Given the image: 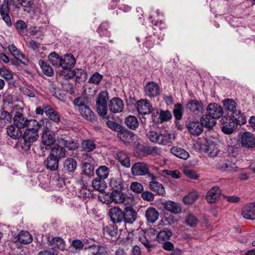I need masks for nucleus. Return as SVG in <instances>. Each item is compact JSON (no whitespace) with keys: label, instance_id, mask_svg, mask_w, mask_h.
<instances>
[{"label":"nucleus","instance_id":"obj_31","mask_svg":"<svg viewBox=\"0 0 255 255\" xmlns=\"http://www.w3.org/2000/svg\"><path fill=\"white\" fill-rule=\"evenodd\" d=\"M223 105L225 110L232 112L234 116H238L240 112L236 109V103L235 102L230 99H228L223 101Z\"/></svg>","mask_w":255,"mask_h":255},{"label":"nucleus","instance_id":"obj_53","mask_svg":"<svg viewBox=\"0 0 255 255\" xmlns=\"http://www.w3.org/2000/svg\"><path fill=\"white\" fill-rule=\"evenodd\" d=\"M61 57L58 54L55 52H52L48 56V60L49 62L53 65L56 67H60L61 62Z\"/></svg>","mask_w":255,"mask_h":255},{"label":"nucleus","instance_id":"obj_59","mask_svg":"<svg viewBox=\"0 0 255 255\" xmlns=\"http://www.w3.org/2000/svg\"><path fill=\"white\" fill-rule=\"evenodd\" d=\"M22 6L24 8V10L30 12L33 8L34 0H19Z\"/></svg>","mask_w":255,"mask_h":255},{"label":"nucleus","instance_id":"obj_5","mask_svg":"<svg viewBox=\"0 0 255 255\" xmlns=\"http://www.w3.org/2000/svg\"><path fill=\"white\" fill-rule=\"evenodd\" d=\"M220 122L223 132L226 134H231L237 127L239 121L233 116V118H230L223 116Z\"/></svg>","mask_w":255,"mask_h":255},{"label":"nucleus","instance_id":"obj_57","mask_svg":"<svg viewBox=\"0 0 255 255\" xmlns=\"http://www.w3.org/2000/svg\"><path fill=\"white\" fill-rule=\"evenodd\" d=\"M208 141L206 138H199L195 141L194 146L197 150L204 152Z\"/></svg>","mask_w":255,"mask_h":255},{"label":"nucleus","instance_id":"obj_17","mask_svg":"<svg viewBox=\"0 0 255 255\" xmlns=\"http://www.w3.org/2000/svg\"><path fill=\"white\" fill-rule=\"evenodd\" d=\"M151 105L146 99H142L136 103V109L139 114L144 115L151 113Z\"/></svg>","mask_w":255,"mask_h":255},{"label":"nucleus","instance_id":"obj_4","mask_svg":"<svg viewBox=\"0 0 255 255\" xmlns=\"http://www.w3.org/2000/svg\"><path fill=\"white\" fill-rule=\"evenodd\" d=\"M39 137L38 131L26 129L24 132L18 146L23 150L27 151L31 147V143L36 141Z\"/></svg>","mask_w":255,"mask_h":255},{"label":"nucleus","instance_id":"obj_15","mask_svg":"<svg viewBox=\"0 0 255 255\" xmlns=\"http://www.w3.org/2000/svg\"><path fill=\"white\" fill-rule=\"evenodd\" d=\"M243 217L248 220L255 219V203L246 205L242 210Z\"/></svg>","mask_w":255,"mask_h":255},{"label":"nucleus","instance_id":"obj_30","mask_svg":"<svg viewBox=\"0 0 255 255\" xmlns=\"http://www.w3.org/2000/svg\"><path fill=\"white\" fill-rule=\"evenodd\" d=\"M171 135L168 131L162 130L158 132L157 143L166 145L170 142Z\"/></svg>","mask_w":255,"mask_h":255},{"label":"nucleus","instance_id":"obj_3","mask_svg":"<svg viewBox=\"0 0 255 255\" xmlns=\"http://www.w3.org/2000/svg\"><path fill=\"white\" fill-rule=\"evenodd\" d=\"M131 172L133 176L147 175L151 180H154L156 177L149 171V165L144 162H137L131 166Z\"/></svg>","mask_w":255,"mask_h":255},{"label":"nucleus","instance_id":"obj_35","mask_svg":"<svg viewBox=\"0 0 255 255\" xmlns=\"http://www.w3.org/2000/svg\"><path fill=\"white\" fill-rule=\"evenodd\" d=\"M59 160L49 154L45 163L46 168L51 171H56L59 167Z\"/></svg>","mask_w":255,"mask_h":255},{"label":"nucleus","instance_id":"obj_27","mask_svg":"<svg viewBox=\"0 0 255 255\" xmlns=\"http://www.w3.org/2000/svg\"><path fill=\"white\" fill-rule=\"evenodd\" d=\"M204 152L206 153L210 157L216 156L219 152L218 145L214 141L209 140Z\"/></svg>","mask_w":255,"mask_h":255},{"label":"nucleus","instance_id":"obj_40","mask_svg":"<svg viewBox=\"0 0 255 255\" xmlns=\"http://www.w3.org/2000/svg\"><path fill=\"white\" fill-rule=\"evenodd\" d=\"M93 187L96 190L103 192L107 188V184L104 179L99 177L94 179L92 182Z\"/></svg>","mask_w":255,"mask_h":255},{"label":"nucleus","instance_id":"obj_61","mask_svg":"<svg viewBox=\"0 0 255 255\" xmlns=\"http://www.w3.org/2000/svg\"><path fill=\"white\" fill-rule=\"evenodd\" d=\"M0 75L7 80L12 79L13 77L12 72L5 67L0 68Z\"/></svg>","mask_w":255,"mask_h":255},{"label":"nucleus","instance_id":"obj_43","mask_svg":"<svg viewBox=\"0 0 255 255\" xmlns=\"http://www.w3.org/2000/svg\"><path fill=\"white\" fill-rule=\"evenodd\" d=\"M20 129L18 128L14 125H11L7 128V133L11 138L17 139L21 135V132L19 131Z\"/></svg>","mask_w":255,"mask_h":255},{"label":"nucleus","instance_id":"obj_36","mask_svg":"<svg viewBox=\"0 0 255 255\" xmlns=\"http://www.w3.org/2000/svg\"><path fill=\"white\" fill-rule=\"evenodd\" d=\"M201 123L206 128H211L216 124V119L208 113L203 115L201 118Z\"/></svg>","mask_w":255,"mask_h":255},{"label":"nucleus","instance_id":"obj_23","mask_svg":"<svg viewBox=\"0 0 255 255\" xmlns=\"http://www.w3.org/2000/svg\"><path fill=\"white\" fill-rule=\"evenodd\" d=\"M79 112L81 116L86 120L91 122L95 121V115L92 110L87 106H83L79 109Z\"/></svg>","mask_w":255,"mask_h":255},{"label":"nucleus","instance_id":"obj_37","mask_svg":"<svg viewBox=\"0 0 255 255\" xmlns=\"http://www.w3.org/2000/svg\"><path fill=\"white\" fill-rule=\"evenodd\" d=\"M18 240L23 244H28L32 242L33 238L31 234L27 231H21L18 235Z\"/></svg>","mask_w":255,"mask_h":255},{"label":"nucleus","instance_id":"obj_11","mask_svg":"<svg viewBox=\"0 0 255 255\" xmlns=\"http://www.w3.org/2000/svg\"><path fill=\"white\" fill-rule=\"evenodd\" d=\"M202 103L197 100H189L185 106V110L189 114H198L202 110Z\"/></svg>","mask_w":255,"mask_h":255},{"label":"nucleus","instance_id":"obj_29","mask_svg":"<svg viewBox=\"0 0 255 255\" xmlns=\"http://www.w3.org/2000/svg\"><path fill=\"white\" fill-rule=\"evenodd\" d=\"M77 163L73 158H68L63 162V169L68 173H73L77 168Z\"/></svg>","mask_w":255,"mask_h":255},{"label":"nucleus","instance_id":"obj_46","mask_svg":"<svg viewBox=\"0 0 255 255\" xmlns=\"http://www.w3.org/2000/svg\"><path fill=\"white\" fill-rule=\"evenodd\" d=\"M126 126L130 129L134 130L138 127V122L135 117L129 116L125 121Z\"/></svg>","mask_w":255,"mask_h":255},{"label":"nucleus","instance_id":"obj_22","mask_svg":"<svg viewBox=\"0 0 255 255\" xmlns=\"http://www.w3.org/2000/svg\"><path fill=\"white\" fill-rule=\"evenodd\" d=\"M76 60L74 56L71 54L64 55L61 59L60 67L65 70H69L75 65Z\"/></svg>","mask_w":255,"mask_h":255},{"label":"nucleus","instance_id":"obj_19","mask_svg":"<svg viewBox=\"0 0 255 255\" xmlns=\"http://www.w3.org/2000/svg\"><path fill=\"white\" fill-rule=\"evenodd\" d=\"M221 191L217 186L211 188L207 193L206 198L208 203H214L219 198Z\"/></svg>","mask_w":255,"mask_h":255},{"label":"nucleus","instance_id":"obj_44","mask_svg":"<svg viewBox=\"0 0 255 255\" xmlns=\"http://www.w3.org/2000/svg\"><path fill=\"white\" fill-rule=\"evenodd\" d=\"M172 235V233L170 230H163L158 233L156 238L159 243H162L169 240Z\"/></svg>","mask_w":255,"mask_h":255},{"label":"nucleus","instance_id":"obj_47","mask_svg":"<svg viewBox=\"0 0 255 255\" xmlns=\"http://www.w3.org/2000/svg\"><path fill=\"white\" fill-rule=\"evenodd\" d=\"M39 65H40L43 73L45 75L49 77H51L53 75V69L45 61L43 60H39Z\"/></svg>","mask_w":255,"mask_h":255},{"label":"nucleus","instance_id":"obj_63","mask_svg":"<svg viewBox=\"0 0 255 255\" xmlns=\"http://www.w3.org/2000/svg\"><path fill=\"white\" fill-rule=\"evenodd\" d=\"M148 235H144L139 237V241L143 244L145 247L147 249L148 252L150 251L151 248L153 247V246L150 244V241L148 239Z\"/></svg>","mask_w":255,"mask_h":255},{"label":"nucleus","instance_id":"obj_18","mask_svg":"<svg viewBox=\"0 0 255 255\" xmlns=\"http://www.w3.org/2000/svg\"><path fill=\"white\" fill-rule=\"evenodd\" d=\"M47 112L48 114L46 116L48 118V119H46L45 120V123L46 128L52 129V123L51 121L56 123H58L60 121V116L59 113L55 111L54 109Z\"/></svg>","mask_w":255,"mask_h":255},{"label":"nucleus","instance_id":"obj_54","mask_svg":"<svg viewBox=\"0 0 255 255\" xmlns=\"http://www.w3.org/2000/svg\"><path fill=\"white\" fill-rule=\"evenodd\" d=\"M12 117V112L10 114L6 111H2L0 113V122L1 123L2 126H4V124L10 123L11 121Z\"/></svg>","mask_w":255,"mask_h":255},{"label":"nucleus","instance_id":"obj_49","mask_svg":"<svg viewBox=\"0 0 255 255\" xmlns=\"http://www.w3.org/2000/svg\"><path fill=\"white\" fill-rule=\"evenodd\" d=\"M198 197V193L195 191H193L189 192L187 195L183 198V202L186 204H192Z\"/></svg>","mask_w":255,"mask_h":255},{"label":"nucleus","instance_id":"obj_50","mask_svg":"<svg viewBox=\"0 0 255 255\" xmlns=\"http://www.w3.org/2000/svg\"><path fill=\"white\" fill-rule=\"evenodd\" d=\"M109 172V168L105 165L99 166L96 171L98 177L103 179H106L108 177Z\"/></svg>","mask_w":255,"mask_h":255},{"label":"nucleus","instance_id":"obj_62","mask_svg":"<svg viewBox=\"0 0 255 255\" xmlns=\"http://www.w3.org/2000/svg\"><path fill=\"white\" fill-rule=\"evenodd\" d=\"M198 221V220L197 218L191 214H188L186 216L185 220V223L191 227L195 226L197 224Z\"/></svg>","mask_w":255,"mask_h":255},{"label":"nucleus","instance_id":"obj_14","mask_svg":"<svg viewBox=\"0 0 255 255\" xmlns=\"http://www.w3.org/2000/svg\"><path fill=\"white\" fill-rule=\"evenodd\" d=\"M110 110L113 113H121L124 109L123 101L118 97H115L112 99L109 104Z\"/></svg>","mask_w":255,"mask_h":255},{"label":"nucleus","instance_id":"obj_52","mask_svg":"<svg viewBox=\"0 0 255 255\" xmlns=\"http://www.w3.org/2000/svg\"><path fill=\"white\" fill-rule=\"evenodd\" d=\"M239 147L238 144H234L233 141H228V145L227 147V152L232 156H236L238 153Z\"/></svg>","mask_w":255,"mask_h":255},{"label":"nucleus","instance_id":"obj_64","mask_svg":"<svg viewBox=\"0 0 255 255\" xmlns=\"http://www.w3.org/2000/svg\"><path fill=\"white\" fill-rule=\"evenodd\" d=\"M102 79V75L98 72L94 73L89 78L88 82L96 85L99 84Z\"/></svg>","mask_w":255,"mask_h":255},{"label":"nucleus","instance_id":"obj_2","mask_svg":"<svg viewBox=\"0 0 255 255\" xmlns=\"http://www.w3.org/2000/svg\"><path fill=\"white\" fill-rule=\"evenodd\" d=\"M13 124L18 128H24L27 127L28 119L24 114V110L19 105H15L12 111Z\"/></svg>","mask_w":255,"mask_h":255},{"label":"nucleus","instance_id":"obj_6","mask_svg":"<svg viewBox=\"0 0 255 255\" xmlns=\"http://www.w3.org/2000/svg\"><path fill=\"white\" fill-rule=\"evenodd\" d=\"M144 93L149 98H154L159 96L161 92L159 85L154 82H148L144 87Z\"/></svg>","mask_w":255,"mask_h":255},{"label":"nucleus","instance_id":"obj_10","mask_svg":"<svg viewBox=\"0 0 255 255\" xmlns=\"http://www.w3.org/2000/svg\"><path fill=\"white\" fill-rule=\"evenodd\" d=\"M109 216L113 223H121L124 220L123 211L119 207L110 209L109 211Z\"/></svg>","mask_w":255,"mask_h":255},{"label":"nucleus","instance_id":"obj_20","mask_svg":"<svg viewBox=\"0 0 255 255\" xmlns=\"http://www.w3.org/2000/svg\"><path fill=\"white\" fill-rule=\"evenodd\" d=\"M46 128L43 131L41 138L42 142L46 146H51L55 142V137L53 131Z\"/></svg>","mask_w":255,"mask_h":255},{"label":"nucleus","instance_id":"obj_8","mask_svg":"<svg viewBox=\"0 0 255 255\" xmlns=\"http://www.w3.org/2000/svg\"><path fill=\"white\" fill-rule=\"evenodd\" d=\"M123 190L113 191L110 194V197L111 202H114L116 203H124L126 205L129 201L132 202L131 198L127 197L122 192Z\"/></svg>","mask_w":255,"mask_h":255},{"label":"nucleus","instance_id":"obj_9","mask_svg":"<svg viewBox=\"0 0 255 255\" xmlns=\"http://www.w3.org/2000/svg\"><path fill=\"white\" fill-rule=\"evenodd\" d=\"M124 221L126 223L132 224L137 218V214L133 208L131 206L126 205L124 211Z\"/></svg>","mask_w":255,"mask_h":255},{"label":"nucleus","instance_id":"obj_26","mask_svg":"<svg viewBox=\"0 0 255 255\" xmlns=\"http://www.w3.org/2000/svg\"><path fill=\"white\" fill-rule=\"evenodd\" d=\"M126 185L120 177L113 178L110 182V186L113 191L124 190L126 189Z\"/></svg>","mask_w":255,"mask_h":255},{"label":"nucleus","instance_id":"obj_58","mask_svg":"<svg viewBox=\"0 0 255 255\" xmlns=\"http://www.w3.org/2000/svg\"><path fill=\"white\" fill-rule=\"evenodd\" d=\"M109 24L107 22H103L99 26L97 32L101 36H110V33L108 30Z\"/></svg>","mask_w":255,"mask_h":255},{"label":"nucleus","instance_id":"obj_32","mask_svg":"<svg viewBox=\"0 0 255 255\" xmlns=\"http://www.w3.org/2000/svg\"><path fill=\"white\" fill-rule=\"evenodd\" d=\"M172 118L171 113L168 111L160 110L158 118L152 116L153 121L156 123H162L170 120Z\"/></svg>","mask_w":255,"mask_h":255},{"label":"nucleus","instance_id":"obj_28","mask_svg":"<svg viewBox=\"0 0 255 255\" xmlns=\"http://www.w3.org/2000/svg\"><path fill=\"white\" fill-rule=\"evenodd\" d=\"M65 154L66 150L64 147L55 145L51 148L49 155L60 161L61 159L65 157Z\"/></svg>","mask_w":255,"mask_h":255},{"label":"nucleus","instance_id":"obj_12","mask_svg":"<svg viewBox=\"0 0 255 255\" xmlns=\"http://www.w3.org/2000/svg\"><path fill=\"white\" fill-rule=\"evenodd\" d=\"M48 245L50 249L57 251H63L65 248V243L64 241L60 237H55L50 239L48 238Z\"/></svg>","mask_w":255,"mask_h":255},{"label":"nucleus","instance_id":"obj_42","mask_svg":"<svg viewBox=\"0 0 255 255\" xmlns=\"http://www.w3.org/2000/svg\"><path fill=\"white\" fill-rule=\"evenodd\" d=\"M68 78L70 79L76 77V80L85 78L86 73L82 69H76L74 70L69 71L67 74Z\"/></svg>","mask_w":255,"mask_h":255},{"label":"nucleus","instance_id":"obj_39","mask_svg":"<svg viewBox=\"0 0 255 255\" xmlns=\"http://www.w3.org/2000/svg\"><path fill=\"white\" fill-rule=\"evenodd\" d=\"M14 25L15 29L20 35L24 36L27 34V26L23 20H18Z\"/></svg>","mask_w":255,"mask_h":255},{"label":"nucleus","instance_id":"obj_48","mask_svg":"<svg viewBox=\"0 0 255 255\" xmlns=\"http://www.w3.org/2000/svg\"><path fill=\"white\" fill-rule=\"evenodd\" d=\"M7 48L10 54L16 59H25L24 55L13 44L9 45Z\"/></svg>","mask_w":255,"mask_h":255},{"label":"nucleus","instance_id":"obj_45","mask_svg":"<svg viewBox=\"0 0 255 255\" xmlns=\"http://www.w3.org/2000/svg\"><path fill=\"white\" fill-rule=\"evenodd\" d=\"M150 189L156 192L159 195H162L165 193L163 186L158 182L151 180L149 183Z\"/></svg>","mask_w":255,"mask_h":255},{"label":"nucleus","instance_id":"obj_13","mask_svg":"<svg viewBox=\"0 0 255 255\" xmlns=\"http://www.w3.org/2000/svg\"><path fill=\"white\" fill-rule=\"evenodd\" d=\"M206 110L207 113L215 119L220 118L223 115V108L215 103L209 104Z\"/></svg>","mask_w":255,"mask_h":255},{"label":"nucleus","instance_id":"obj_21","mask_svg":"<svg viewBox=\"0 0 255 255\" xmlns=\"http://www.w3.org/2000/svg\"><path fill=\"white\" fill-rule=\"evenodd\" d=\"M242 146L246 148H252L255 146V138L254 135L249 132L244 133L241 137Z\"/></svg>","mask_w":255,"mask_h":255},{"label":"nucleus","instance_id":"obj_34","mask_svg":"<svg viewBox=\"0 0 255 255\" xmlns=\"http://www.w3.org/2000/svg\"><path fill=\"white\" fill-rule=\"evenodd\" d=\"M220 168L221 170L229 172H236L238 168L235 162L229 160H226L221 164Z\"/></svg>","mask_w":255,"mask_h":255},{"label":"nucleus","instance_id":"obj_7","mask_svg":"<svg viewBox=\"0 0 255 255\" xmlns=\"http://www.w3.org/2000/svg\"><path fill=\"white\" fill-rule=\"evenodd\" d=\"M186 127L193 135L198 136L203 130L202 124L198 121H189L186 122Z\"/></svg>","mask_w":255,"mask_h":255},{"label":"nucleus","instance_id":"obj_56","mask_svg":"<svg viewBox=\"0 0 255 255\" xmlns=\"http://www.w3.org/2000/svg\"><path fill=\"white\" fill-rule=\"evenodd\" d=\"M27 125L26 129L35 131H39L41 125L40 123L34 119H30Z\"/></svg>","mask_w":255,"mask_h":255},{"label":"nucleus","instance_id":"obj_1","mask_svg":"<svg viewBox=\"0 0 255 255\" xmlns=\"http://www.w3.org/2000/svg\"><path fill=\"white\" fill-rule=\"evenodd\" d=\"M108 100V93L107 91H102L100 92L96 98L97 112L100 116L104 119L109 118L107 116V101Z\"/></svg>","mask_w":255,"mask_h":255},{"label":"nucleus","instance_id":"obj_33","mask_svg":"<svg viewBox=\"0 0 255 255\" xmlns=\"http://www.w3.org/2000/svg\"><path fill=\"white\" fill-rule=\"evenodd\" d=\"M170 152L176 157L184 160L187 159L189 157V154L187 151L177 146L171 147Z\"/></svg>","mask_w":255,"mask_h":255},{"label":"nucleus","instance_id":"obj_55","mask_svg":"<svg viewBox=\"0 0 255 255\" xmlns=\"http://www.w3.org/2000/svg\"><path fill=\"white\" fill-rule=\"evenodd\" d=\"M110 224L104 228L105 233H107L111 237H116L118 233V227L114 224Z\"/></svg>","mask_w":255,"mask_h":255},{"label":"nucleus","instance_id":"obj_38","mask_svg":"<svg viewBox=\"0 0 255 255\" xmlns=\"http://www.w3.org/2000/svg\"><path fill=\"white\" fill-rule=\"evenodd\" d=\"M117 158L121 164L125 167H130L129 157L127 153L123 151H120L117 153Z\"/></svg>","mask_w":255,"mask_h":255},{"label":"nucleus","instance_id":"obj_24","mask_svg":"<svg viewBox=\"0 0 255 255\" xmlns=\"http://www.w3.org/2000/svg\"><path fill=\"white\" fill-rule=\"evenodd\" d=\"M164 208L169 212L174 214H179L181 212L182 208L178 203L171 201H167L163 203Z\"/></svg>","mask_w":255,"mask_h":255},{"label":"nucleus","instance_id":"obj_41","mask_svg":"<svg viewBox=\"0 0 255 255\" xmlns=\"http://www.w3.org/2000/svg\"><path fill=\"white\" fill-rule=\"evenodd\" d=\"M59 143L69 150H75L78 147V143L72 139L66 140L64 138H60Z\"/></svg>","mask_w":255,"mask_h":255},{"label":"nucleus","instance_id":"obj_25","mask_svg":"<svg viewBox=\"0 0 255 255\" xmlns=\"http://www.w3.org/2000/svg\"><path fill=\"white\" fill-rule=\"evenodd\" d=\"M159 213L154 208L149 207L145 212V217L148 223H154L159 218Z\"/></svg>","mask_w":255,"mask_h":255},{"label":"nucleus","instance_id":"obj_51","mask_svg":"<svg viewBox=\"0 0 255 255\" xmlns=\"http://www.w3.org/2000/svg\"><path fill=\"white\" fill-rule=\"evenodd\" d=\"M81 147L85 151L91 152L95 149L96 144L91 139L85 140L81 143Z\"/></svg>","mask_w":255,"mask_h":255},{"label":"nucleus","instance_id":"obj_60","mask_svg":"<svg viewBox=\"0 0 255 255\" xmlns=\"http://www.w3.org/2000/svg\"><path fill=\"white\" fill-rule=\"evenodd\" d=\"M173 113L175 118L177 120H180L183 115V107L182 105L180 104H176Z\"/></svg>","mask_w":255,"mask_h":255},{"label":"nucleus","instance_id":"obj_16","mask_svg":"<svg viewBox=\"0 0 255 255\" xmlns=\"http://www.w3.org/2000/svg\"><path fill=\"white\" fill-rule=\"evenodd\" d=\"M134 133L122 127L121 130L117 133V136L120 140L124 142L125 143H129L133 141L134 137Z\"/></svg>","mask_w":255,"mask_h":255}]
</instances>
